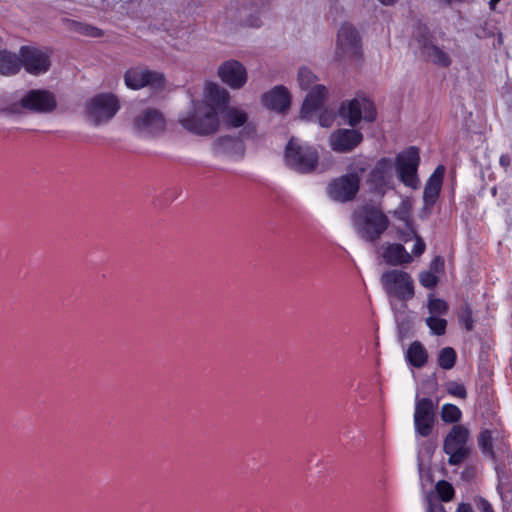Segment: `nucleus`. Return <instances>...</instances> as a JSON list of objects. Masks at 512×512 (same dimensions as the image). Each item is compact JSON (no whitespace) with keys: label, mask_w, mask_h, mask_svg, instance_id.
Wrapping results in <instances>:
<instances>
[{"label":"nucleus","mask_w":512,"mask_h":512,"mask_svg":"<svg viewBox=\"0 0 512 512\" xmlns=\"http://www.w3.org/2000/svg\"><path fill=\"white\" fill-rule=\"evenodd\" d=\"M229 92L214 82L204 85L201 100L179 115L178 121L187 131L201 136L216 133L220 127L219 111L229 104Z\"/></svg>","instance_id":"obj_1"},{"label":"nucleus","mask_w":512,"mask_h":512,"mask_svg":"<svg viewBox=\"0 0 512 512\" xmlns=\"http://www.w3.org/2000/svg\"><path fill=\"white\" fill-rule=\"evenodd\" d=\"M352 225L361 239L374 242L388 228L389 219L380 209L372 206H363L354 212Z\"/></svg>","instance_id":"obj_2"},{"label":"nucleus","mask_w":512,"mask_h":512,"mask_svg":"<svg viewBox=\"0 0 512 512\" xmlns=\"http://www.w3.org/2000/svg\"><path fill=\"white\" fill-rule=\"evenodd\" d=\"M443 451L451 466H459L467 461L472 453L469 428L463 424H454L444 438Z\"/></svg>","instance_id":"obj_3"},{"label":"nucleus","mask_w":512,"mask_h":512,"mask_svg":"<svg viewBox=\"0 0 512 512\" xmlns=\"http://www.w3.org/2000/svg\"><path fill=\"white\" fill-rule=\"evenodd\" d=\"M298 84L302 89H309L301 109L303 119H311V114L317 110L327 97V89L324 85L317 84V77L306 67H301L298 71Z\"/></svg>","instance_id":"obj_4"},{"label":"nucleus","mask_w":512,"mask_h":512,"mask_svg":"<svg viewBox=\"0 0 512 512\" xmlns=\"http://www.w3.org/2000/svg\"><path fill=\"white\" fill-rule=\"evenodd\" d=\"M337 114L351 127L357 126L362 120L372 122L377 115L374 103L363 95L343 101Z\"/></svg>","instance_id":"obj_5"},{"label":"nucleus","mask_w":512,"mask_h":512,"mask_svg":"<svg viewBox=\"0 0 512 512\" xmlns=\"http://www.w3.org/2000/svg\"><path fill=\"white\" fill-rule=\"evenodd\" d=\"M119 109L120 103L114 94L101 93L86 102L85 117L97 126L110 121Z\"/></svg>","instance_id":"obj_6"},{"label":"nucleus","mask_w":512,"mask_h":512,"mask_svg":"<svg viewBox=\"0 0 512 512\" xmlns=\"http://www.w3.org/2000/svg\"><path fill=\"white\" fill-rule=\"evenodd\" d=\"M57 107L54 93L45 89L29 90L19 101L7 107L10 113H19L21 109L46 114L53 112Z\"/></svg>","instance_id":"obj_7"},{"label":"nucleus","mask_w":512,"mask_h":512,"mask_svg":"<svg viewBox=\"0 0 512 512\" xmlns=\"http://www.w3.org/2000/svg\"><path fill=\"white\" fill-rule=\"evenodd\" d=\"M380 282L389 297L406 301L414 296V281L411 275L403 270L391 269L384 272Z\"/></svg>","instance_id":"obj_8"},{"label":"nucleus","mask_w":512,"mask_h":512,"mask_svg":"<svg viewBox=\"0 0 512 512\" xmlns=\"http://www.w3.org/2000/svg\"><path fill=\"white\" fill-rule=\"evenodd\" d=\"M419 163V150L414 146L402 151L395 158L398 178L405 186L411 189H418L420 186L417 175Z\"/></svg>","instance_id":"obj_9"},{"label":"nucleus","mask_w":512,"mask_h":512,"mask_svg":"<svg viewBox=\"0 0 512 512\" xmlns=\"http://www.w3.org/2000/svg\"><path fill=\"white\" fill-rule=\"evenodd\" d=\"M286 162L294 170L308 173L316 168L318 152L312 147L301 146L295 139H291L286 146Z\"/></svg>","instance_id":"obj_10"},{"label":"nucleus","mask_w":512,"mask_h":512,"mask_svg":"<svg viewBox=\"0 0 512 512\" xmlns=\"http://www.w3.org/2000/svg\"><path fill=\"white\" fill-rule=\"evenodd\" d=\"M362 45L358 31L348 23H344L337 34L336 56L345 61L358 58L361 55Z\"/></svg>","instance_id":"obj_11"},{"label":"nucleus","mask_w":512,"mask_h":512,"mask_svg":"<svg viewBox=\"0 0 512 512\" xmlns=\"http://www.w3.org/2000/svg\"><path fill=\"white\" fill-rule=\"evenodd\" d=\"M124 83L133 90H139L146 86L153 90H160L165 86V77L162 73L137 66L125 72Z\"/></svg>","instance_id":"obj_12"},{"label":"nucleus","mask_w":512,"mask_h":512,"mask_svg":"<svg viewBox=\"0 0 512 512\" xmlns=\"http://www.w3.org/2000/svg\"><path fill=\"white\" fill-rule=\"evenodd\" d=\"M360 187V177L357 174H346L329 182L326 193L336 202L344 203L355 198Z\"/></svg>","instance_id":"obj_13"},{"label":"nucleus","mask_w":512,"mask_h":512,"mask_svg":"<svg viewBox=\"0 0 512 512\" xmlns=\"http://www.w3.org/2000/svg\"><path fill=\"white\" fill-rule=\"evenodd\" d=\"M21 66L31 75L38 76L46 73L51 66L50 53L34 46H22L19 50Z\"/></svg>","instance_id":"obj_14"},{"label":"nucleus","mask_w":512,"mask_h":512,"mask_svg":"<svg viewBox=\"0 0 512 512\" xmlns=\"http://www.w3.org/2000/svg\"><path fill=\"white\" fill-rule=\"evenodd\" d=\"M217 76L223 84L232 90L243 88L248 81L246 67L235 59L222 62L217 68Z\"/></svg>","instance_id":"obj_15"},{"label":"nucleus","mask_w":512,"mask_h":512,"mask_svg":"<svg viewBox=\"0 0 512 512\" xmlns=\"http://www.w3.org/2000/svg\"><path fill=\"white\" fill-rule=\"evenodd\" d=\"M437 404L430 398L417 399L414 412L415 432L421 437L431 434L434 425V411Z\"/></svg>","instance_id":"obj_16"},{"label":"nucleus","mask_w":512,"mask_h":512,"mask_svg":"<svg viewBox=\"0 0 512 512\" xmlns=\"http://www.w3.org/2000/svg\"><path fill=\"white\" fill-rule=\"evenodd\" d=\"M368 183L380 195L393 188V165L390 159L382 158L376 163L369 174Z\"/></svg>","instance_id":"obj_17"},{"label":"nucleus","mask_w":512,"mask_h":512,"mask_svg":"<svg viewBox=\"0 0 512 512\" xmlns=\"http://www.w3.org/2000/svg\"><path fill=\"white\" fill-rule=\"evenodd\" d=\"M133 124L137 132L145 136L157 135L165 128L162 113L153 108H148L137 115Z\"/></svg>","instance_id":"obj_18"},{"label":"nucleus","mask_w":512,"mask_h":512,"mask_svg":"<svg viewBox=\"0 0 512 512\" xmlns=\"http://www.w3.org/2000/svg\"><path fill=\"white\" fill-rule=\"evenodd\" d=\"M363 140V135L355 129H337L329 137L331 149L338 153H347L356 148Z\"/></svg>","instance_id":"obj_19"},{"label":"nucleus","mask_w":512,"mask_h":512,"mask_svg":"<svg viewBox=\"0 0 512 512\" xmlns=\"http://www.w3.org/2000/svg\"><path fill=\"white\" fill-rule=\"evenodd\" d=\"M219 113L224 126L228 129H237L249 125V115L246 110L237 106H224Z\"/></svg>","instance_id":"obj_20"},{"label":"nucleus","mask_w":512,"mask_h":512,"mask_svg":"<svg viewBox=\"0 0 512 512\" xmlns=\"http://www.w3.org/2000/svg\"><path fill=\"white\" fill-rule=\"evenodd\" d=\"M262 103L269 109L282 112L290 105V94L284 86H276L263 94Z\"/></svg>","instance_id":"obj_21"},{"label":"nucleus","mask_w":512,"mask_h":512,"mask_svg":"<svg viewBox=\"0 0 512 512\" xmlns=\"http://www.w3.org/2000/svg\"><path fill=\"white\" fill-rule=\"evenodd\" d=\"M213 151L219 156L241 157L244 153V146L238 138L223 136L214 141Z\"/></svg>","instance_id":"obj_22"},{"label":"nucleus","mask_w":512,"mask_h":512,"mask_svg":"<svg viewBox=\"0 0 512 512\" xmlns=\"http://www.w3.org/2000/svg\"><path fill=\"white\" fill-rule=\"evenodd\" d=\"M444 173L445 167L443 165H439L428 178L423 192L425 205L432 206L435 204L441 191Z\"/></svg>","instance_id":"obj_23"},{"label":"nucleus","mask_w":512,"mask_h":512,"mask_svg":"<svg viewBox=\"0 0 512 512\" xmlns=\"http://www.w3.org/2000/svg\"><path fill=\"white\" fill-rule=\"evenodd\" d=\"M382 257L387 264L398 266L409 264L412 262L413 257L409 254L405 247L401 244H386L383 247Z\"/></svg>","instance_id":"obj_24"},{"label":"nucleus","mask_w":512,"mask_h":512,"mask_svg":"<svg viewBox=\"0 0 512 512\" xmlns=\"http://www.w3.org/2000/svg\"><path fill=\"white\" fill-rule=\"evenodd\" d=\"M405 359L411 366L422 368L428 361V352L421 342L414 341L408 347Z\"/></svg>","instance_id":"obj_25"},{"label":"nucleus","mask_w":512,"mask_h":512,"mask_svg":"<svg viewBox=\"0 0 512 512\" xmlns=\"http://www.w3.org/2000/svg\"><path fill=\"white\" fill-rule=\"evenodd\" d=\"M21 68V57L8 51H0V74L14 75Z\"/></svg>","instance_id":"obj_26"},{"label":"nucleus","mask_w":512,"mask_h":512,"mask_svg":"<svg viewBox=\"0 0 512 512\" xmlns=\"http://www.w3.org/2000/svg\"><path fill=\"white\" fill-rule=\"evenodd\" d=\"M423 55L436 65L448 67L451 64L449 55L434 44H426L422 48Z\"/></svg>","instance_id":"obj_27"},{"label":"nucleus","mask_w":512,"mask_h":512,"mask_svg":"<svg viewBox=\"0 0 512 512\" xmlns=\"http://www.w3.org/2000/svg\"><path fill=\"white\" fill-rule=\"evenodd\" d=\"M412 205L409 199H402L398 207L392 212V215L403 223V225L410 231L413 228V220L411 216Z\"/></svg>","instance_id":"obj_28"},{"label":"nucleus","mask_w":512,"mask_h":512,"mask_svg":"<svg viewBox=\"0 0 512 512\" xmlns=\"http://www.w3.org/2000/svg\"><path fill=\"white\" fill-rule=\"evenodd\" d=\"M430 316L426 320H439L438 317L444 315L448 310V304L438 298H430L428 302Z\"/></svg>","instance_id":"obj_29"},{"label":"nucleus","mask_w":512,"mask_h":512,"mask_svg":"<svg viewBox=\"0 0 512 512\" xmlns=\"http://www.w3.org/2000/svg\"><path fill=\"white\" fill-rule=\"evenodd\" d=\"M456 352L451 347H445L440 350L438 355V364L444 370H450L456 362Z\"/></svg>","instance_id":"obj_30"},{"label":"nucleus","mask_w":512,"mask_h":512,"mask_svg":"<svg viewBox=\"0 0 512 512\" xmlns=\"http://www.w3.org/2000/svg\"><path fill=\"white\" fill-rule=\"evenodd\" d=\"M462 412L454 404H444L441 408V419L445 423H457L461 420Z\"/></svg>","instance_id":"obj_31"},{"label":"nucleus","mask_w":512,"mask_h":512,"mask_svg":"<svg viewBox=\"0 0 512 512\" xmlns=\"http://www.w3.org/2000/svg\"><path fill=\"white\" fill-rule=\"evenodd\" d=\"M478 444L484 454H487L492 459H495V454L492 447V435L489 430H484L480 433Z\"/></svg>","instance_id":"obj_32"},{"label":"nucleus","mask_w":512,"mask_h":512,"mask_svg":"<svg viewBox=\"0 0 512 512\" xmlns=\"http://www.w3.org/2000/svg\"><path fill=\"white\" fill-rule=\"evenodd\" d=\"M436 491L443 502L452 500L455 493L453 486L445 480H440L437 482Z\"/></svg>","instance_id":"obj_33"},{"label":"nucleus","mask_w":512,"mask_h":512,"mask_svg":"<svg viewBox=\"0 0 512 512\" xmlns=\"http://www.w3.org/2000/svg\"><path fill=\"white\" fill-rule=\"evenodd\" d=\"M446 391L449 395L465 399L467 397V391L463 384L456 381H448L446 383Z\"/></svg>","instance_id":"obj_34"},{"label":"nucleus","mask_w":512,"mask_h":512,"mask_svg":"<svg viewBox=\"0 0 512 512\" xmlns=\"http://www.w3.org/2000/svg\"><path fill=\"white\" fill-rule=\"evenodd\" d=\"M419 281L425 288H433L438 282V277L432 271H423L419 275Z\"/></svg>","instance_id":"obj_35"},{"label":"nucleus","mask_w":512,"mask_h":512,"mask_svg":"<svg viewBox=\"0 0 512 512\" xmlns=\"http://www.w3.org/2000/svg\"><path fill=\"white\" fill-rule=\"evenodd\" d=\"M410 234L415 240L414 247L412 248V254L416 257H419L424 253L426 244L414 229L410 230Z\"/></svg>","instance_id":"obj_36"},{"label":"nucleus","mask_w":512,"mask_h":512,"mask_svg":"<svg viewBox=\"0 0 512 512\" xmlns=\"http://www.w3.org/2000/svg\"><path fill=\"white\" fill-rule=\"evenodd\" d=\"M335 120V114L330 110H324L318 117V122L321 127H331Z\"/></svg>","instance_id":"obj_37"},{"label":"nucleus","mask_w":512,"mask_h":512,"mask_svg":"<svg viewBox=\"0 0 512 512\" xmlns=\"http://www.w3.org/2000/svg\"><path fill=\"white\" fill-rule=\"evenodd\" d=\"M398 329V338L400 341H403L405 339L412 337V327L410 325V322H400L397 326Z\"/></svg>","instance_id":"obj_38"},{"label":"nucleus","mask_w":512,"mask_h":512,"mask_svg":"<svg viewBox=\"0 0 512 512\" xmlns=\"http://www.w3.org/2000/svg\"><path fill=\"white\" fill-rule=\"evenodd\" d=\"M78 26H79L78 31L85 35H88L91 37H99L101 35L100 30L96 27H92L89 25H83V24H79Z\"/></svg>","instance_id":"obj_39"},{"label":"nucleus","mask_w":512,"mask_h":512,"mask_svg":"<svg viewBox=\"0 0 512 512\" xmlns=\"http://www.w3.org/2000/svg\"><path fill=\"white\" fill-rule=\"evenodd\" d=\"M427 324L435 335H443L446 331L447 322H427Z\"/></svg>","instance_id":"obj_40"},{"label":"nucleus","mask_w":512,"mask_h":512,"mask_svg":"<svg viewBox=\"0 0 512 512\" xmlns=\"http://www.w3.org/2000/svg\"><path fill=\"white\" fill-rule=\"evenodd\" d=\"M443 268L444 259L441 256H436L430 264V271H432L435 274L441 272Z\"/></svg>","instance_id":"obj_41"},{"label":"nucleus","mask_w":512,"mask_h":512,"mask_svg":"<svg viewBox=\"0 0 512 512\" xmlns=\"http://www.w3.org/2000/svg\"><path fill=\"white\" fill-rule=\"evenodd\" d=\"M427 512H446L443 505L440 503H433L431 500L428 502Z\"/></svg>","instance_id":"obj_42"},{"label":"nucleus","mask_w":512,"mask_h":512,"mask_svg":"<svg viewBox=\"0 0 512 512\" xmlns=\"http://www.w3.org/2000/svg\"><path fill=\"white\" fill-rule=\"evenodd\" d=\"M478 508L481 512H494L492 505L486 499L480 500Z\"/></svg>","instance_id":"obj_43"},{"label":"nucleus","mask_w":512,"mask_h":512,"mask_svg":"<svg viewBox=\"0 0 512 512\" xmlns=\"http://www.w3.org/2000/svg\"><path fill=\"white\" fill-rule=\"evenodd\" d=\"M499 163L500 165L504 168V169H508V167L510 166L511 164V158L509 155L507 154H503L501 155L500 159H499Z\"/></svg>","instance_id":"obj_44"},{"label":"nucleus","mask_w":512,"mask_h":512,"mask_svg":"<svg viewBox=\"0 0 512 512\" xmlns=\"http://www.w3.org/2000/svg\"><path fill=\"white\" fill-rule=\"evenodd\" d=\"M456 512H475L471 504L460 503L456 509Z\"/></svg>","instance_id":"obj_45"},{"label":"nucleus","mask_w":512,"mask_h":512,"mask_svg":"<svg viewBox=\"0 0 512 512\" xmlns=\"http://www.w3.org/2000/svg\"><path fill=\"white\" fill-rule=\"evenodd\" d=\"M471 317H472L471 309L468 306H465V308L463 309V311L460 315L461 320H470Z\"/></svg>","instance_id":"obj_46"},{"label":"nucleus","mask_w":512,"mask_h":512,"mask_svg":"<svg viewBox=\"0 0 512 512\" xmlns=\"http://www.w3.org/2000/svg\"><path fill=\"white\" fill-rule=\"evenodd\" d=\"M383 5L391 6L395 4L398 0H379Z\"/></svg>","instance_id":"obj_47"},{"label":"nucleus","mask_w":512,"mask_h":512,"mask_svg":"<svg viewBox=\"0 0 512 512\" xmlns=\"http://www.w3.org/2000/svg\"><path fill=\"white\" fill-rule=\"evenodd\" d=\"M500 1H501V0H490V3H489L490 9H491V10H495V9H496V5H497Z\"/></svg>","instance_id":"obj_48"},{"label":"nucleus","mask_w":512,"mask_h":512,"mask_svg":"<svg viewBox=\"0 0 512 512\" xmlns=\"http://www.w3.org/2000/svg\"><path fill=\"white\" fill-rule=\"evenodd\" d=\"M465 329L471 331L473 329V322H465Z\"/></svg>","instance_id":"obj_49"},{"label":"nucleus","mask_w":512,"mask_h":512,"mask_svg":"<svg viewBox=\"0 0 512 512\" xmlns=\"http://www.w3.org/2000/svg\"><path fill=\"white\" fill-rule=\"evenodd\" d=\"M447 3H451L453 0H445Z\"/></svg>","instance_id":"obj_50"},{"label":"nucleus","mask_w":512,"mask_h":512,"mask_svg":"<svg viewBox=\"0 0 512 512\" xmlns=\"http://www.w3.org/2000/svg\"><path fill=\"white\" fill-rule=\"evenodd\" d=\"M447 3H451L453 0H445Z\"/></svg>","instance_id":"obj_51"}]
</instances>
